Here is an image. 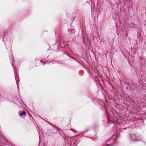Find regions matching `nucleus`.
<instances>
[{
  "label": "nucleus",
  "instance_id": "2",
  "mask_svg": "<svg viewBox=\"0 0 146 146\" xmlns=\"http://www.w3.org/2000/svg\"><path fill=\"white\" fill-rule=\"evenodd\" d=\"M26 114V113L24 111H23V112L20 114V116H22L23 115H25Z\"/></svg>",
  "mask_w": 146,
  "mask_h": 146
},
{
  "label": "nucleus",
  "instance_id": "1",
  "mask_svg": "<svg viewBox=\"0 0 146 146\" xmlns=\"http://www.w3.org/2000/svg\"><path fill=\"white\" fill-rule=\"evenodd\" d=\"M131 137L132 139L133 140H139L138 139H135V137H136V136H135V135H131Z\"/></svg>",
  "mask_w": 146,
  "mask_h": 146
}]
</instances>
